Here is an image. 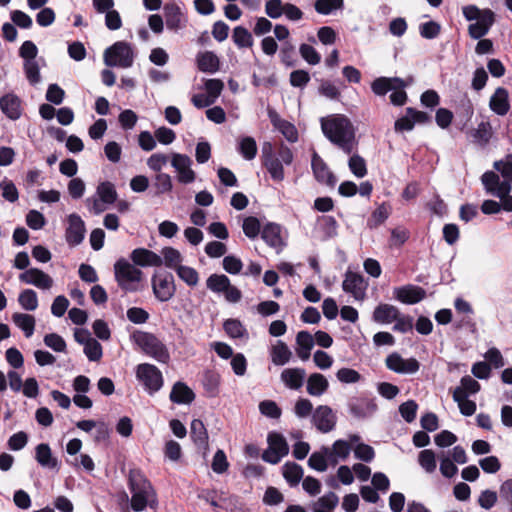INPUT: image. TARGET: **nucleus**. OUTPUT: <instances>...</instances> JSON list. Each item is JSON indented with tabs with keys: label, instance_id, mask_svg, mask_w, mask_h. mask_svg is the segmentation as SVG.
<instances>
[{
	"label": "nucleus",
	"instance_id": "obj_1",
	"mask_svg": "<svg viewBox=\"0 0 512 512\" xmlns=\"http://www.w3.org/2000/svg\"><path fill=\"white\" fill-rule=\"evenodd\" d=\"M321 129L325 137L345 154H351L356 146L355 128L351 121L341 114L321 119Z\"/></svg>",
	"mask_w": 512,
	"mask_h": 512
},
{
	"label": "nucleus",
	"instance_id": "obj_2",
	"mask_svg": "<svg viewBox=\"0 0 512 512\" xmlns=\"http://www.w3.org/2000/svg\"><path fill=\"white\" fill-rule=\"evenodd\" d=\"M128 485L133 511H143L147 506L154 508L157 505L156 493L150 481L139 469H131L128 475Z\"/></svg>",
	"mask_w": 512,
	"mask_h": 512
},
{
	"label": "nucleus",
	"instance_id": "obj_3",
	"mask_svg": "<svg viewBox=\"0 0 512 512\" xmlns=\"http://www.w3.org/2000/svg\"><path fill=\"white\" fill-rule=\"evenodd\" d=\"M494 168L501 174L503 181H500L499 175L493 171L485 172L481 181L488 193L502 197L511 192L512 156H507L505 160L495 161Z\"/></svg>",
	"mask_w": 512,
	"mask_h": 512
},
{
	"label": "nucleus",
	"instance_id": "obj_4",
	"mask_svg": "<svg viewBox=\"0 0 512 512\" xmlns=\"http://www.w3.org/2000/svg\"><path fill=\"white\" fill-rule=\"evenodd\" d=\"M114 274L119 287L126 292L137 291L143 276L140 269L124 258L115 262Z\"/></svg>",
	"mask_w": 512,
	"mask_h": 512
},
{
	"label": "nucleus",
	"instance_id": "obj_5",
	"mask_svg": "<svg viewBox=\"0 0 512 512\" xmlns=\"http://www.w3.org/2000/svg\"><path fill=\"white\" fill-rule=\"evenodd\" d=\"M135 344L148 356L158 362L167 363L170 359L168 349L155 335L138 331L132 336Z\"/></svg>",
	"mask_w": 512,
	"mask_h": 512
},
{
	"label": "nucleus",
	"instance_id": "obj_6",
	"mask_svg": "<svg viewBox=\"0 0 512 512\" xmlns=\"http://www.w3.org/2000/svg\"><path fill=\"white\" fill-rule=\"evenodd\" d=\"M103 58L108 67L129 68L134 62V52L129 43L118 41L104 51Z\"/></svg>",
	"mask_w": 512,
	"mask_h": 512
},
{
	"label": "nucleus",
	"instance_id": "obj_7",
	"mask_svg": "<svg viewBox=\"0 0 512 512\" xmlns=\"http://www.w3.org/2000/svg\"><path fill=\"white\" fill-rule=\"evenodd\" d=\"M136 377L143 384L149 394H154L163 386L161 371L152 364L142 363L136 368Z\"/></svg>",
	"mask_w": 512,
	"mask_h": 512
},
{
	"label": "nucleus",
	"instance_id": "obj_8",
	"mask_svg": "<svg viewBox=\"0 0 512 512\" xmlns=\"http://www.w3.org/2000/svg\"><path fill=\"white\" fill-rule=\"evenodd\" d=\"M171 165L177 172V180L182 184H190L195 181L196 174L192 170V159L186 154L173 153Z\"/></svg>",
	"mask_w": 512,
	"mask_h": 512
},
{
	"label": "nucleus",
	"instance_id": "obj_9",
	"mask_svg": "<svg viewBox=\"0 0 512 512\" xmlns=\"http://www.w3.org/2000/svg\"><path fill=\"white\" fill-rule=\"evenodd\" d=\"M367 287L368 283L362 275L351 271L345 273L342 288L346 293L351 294L356 301L365 299Z\"/></svg>",
	"mask_w": 512,
	"mask_h": 512
},
{
	"label": "nucleus",
	"instance_id": "obj_10",
	"mask_svg": "<svg viewBox=\"0 0 512 512\" xmlns=\"http://www.w3.org/2000/svg\"><path fill=\"white\" fill-rule=\"evenodd\" d=\"M152 289L159 301H169L176 291L173 276L171 274L154 275L152 278Z\"/></svg>",
	"mask_w": 512,
	"mask_h": 512
},
{
	"label": "nucleus",
	"instance_id": "obj_11",
	"mask_svg": "<svg viewBox=\"0 0 512 512\" xmlns=\"http://www.w3.org/2000/svg\"><path fill=\"white\" fill-rule=\"evenodd\" d=\"M385 363L389 370L398 374H414L420 368V364L415 358L404 359L396 352L388 355Z\"/></svg>",
	"mask_w": 512,
	"mask_h": 512
},
{
	"label": "nucleus",
	"instance_id": "obj_12",
	"mask_svg": "<svg viewBox=\"0 0 512 512\" xmlns=\"http://www.w3.org/2000/svg\"><path fill=\"white\" fill-rule=\"evenodd\" d=\"M68 226L66 228L65 238L69 245H79L85 237V223L81 217L75 213L68 216Z\"/></svg>",
	"mask_w": 512,
	"mask_h": 512
},
{
	"label": "nucleus",
	"instance_id": "obj_13",
	"mask_svg": "<svg viewBox=\"0 0 512 512\" xmlns=\"http://www.w3.org/2000/svg\"><path fill=\"white\" fill-rule=\"evenodd\" d=\"M394 298L404 304H416L426 297V291L416 285H404L393 289Z\"/></svg>",
	"mask_w": 512,
	"mask_h": 512
},
{
	"label": "nucleus",
	"instance_id": "obj_14",
	"mask_svg": "<svg viewBox=\"0 0 512 512\" xmlns=\"http://www.w3.org/2000/svg\"><path fill=\"white\" fill-rule=\"evenodd\" d=\"M19 280L25 284L34 285L43 290L53 286V279L38 268H30L19 275Z\"/></svg>",
	"mask_w": 512,
	"mask_h": 512
},
{
	"label": "nucleus",
	"instance_id": "obj_15",
	"mask_svg": "<svg viewBox=\"0 0 512 512\" xmlns=\"http://www.w3.org/2000/svg\"><path fill=\"white\" fill-rule=\"evenodd\" d=\"M312 421L318 430L329 432L336 424V416L329 406L321 405L314 410Z\"/></svg>",
	"mask_w": 512,
	"mask_h": 512
},
{
	"label": "nucleus",
	"instance_id": "obj_16",
	"mask_svg": "<svg viewBox=\"0 0 512 512\" xmlns=\"http://www.w3.org/2000/svg\"><path fill=\"white\" fill-rule=\"evenodd\" d=\"M351 450H321L314 452L308 460V464L312 469L323 472L328 468V461L333 457L335 452L337 456L345 459Z\"/></svg>",
	"mask_w": 512,
	"mask_h": 512
},
{
	"label": "nucleus",
	"instance_id": "obj_17",
	"mask_svg": "<svg viewBox=\"0 0 512 512\" xmlns=\"http://www.w3.org/2000/svg\"><path fill=\"white\" fill-rule=\"evenodd\" d=\"M348 408L354 418L366 419L377 411V404L368 398H357L349 402Z\"/></svg>",
	"mask_w": 512,
	"mask_h": 512
},
{
	"label": "nucleus",
	"instance_id": "obj_18",
	"mask_svg": "<svg viewBox=\"0 0 512 512\" xmlns=\"http://www.w3.org/2000/svg\"><path fill=\"white\" fill-rule=\"evenodd\" d=\"M311 166L313 170L314 177L319 183L334 186L336 183V178L333 173L330 171L327 164L324 160L314 152L312 155Z\"/></svg>",
	"mask_w": 512,
	"mask_h": 512
},
{
	"label": "nucleus",
	"instance_id": "obj_19",
	"mask_svg": "<svg viewBox=\"0 0 512 512\" xmlns=\"http://www.w3.org/2000/svg\"><path fill=\"white\" fill-rule=\"evenodd\" d=\"M130 258L135 266L141 267H158L163 263L161 256L146 248L134 249Z\"/></svg>",
	"mask_w": 512,
	"mask_h": 512
},
{
	"label": "nucleus",
	"instance_id": "obj_20",
	"mask_svg": "<svg viewBox=\"0 0 512 512\" xmlns=\"http://www.w3.org/2000/svg\"><path fill=\"white\" fill-rule=\"evenodd\" d=\"M264 166L268 170L272 179L275 181H282L284 179L283 163L280 159L272 154V146L267 143L263 147Z\"/></svg>",
	"mask_w": 512,
	"mask_h": 512
},
{
	"label": "nucleus",
	"instance_id": "obj_21",
	"mask_svg": "<svg viewBox=\"0 0 512 512\" xmlns=\"http://www.w3.org/2000/svg\"><path fill=\"white\" fill-rule=\"evenodd\" d=\"M0 109L11 120H17L22 115V101L14 93L0 97Z\"/></svg>",
	"mask_w": 512,
	"mask_h": 512
},
{
	"label": "nucleus",
	"instance_id": "obj_22",
	"mask_svg": "<svg viewBox=\"0 0 512 512\" xmlns=\"http://www.w3.org/2000/svg\"><path fill=\"white\" fill-rule=\"evenodd\" d=\"M407 83L399 77H379L371 84L372 91L378 96H384L387 92L404 89Z\"/></svg>",
	"mask_w": 512,
	"mask_h": 512
},
{
	"label": "nucleus",
	"instance_id": "obj_23",
	"mask_svg": "<svg viewBox=\"0 0 512 512\" xmlns=\"http://www.w3.org/2000/svg\"><path fill=\"white\" fill-rule=\"evenodd\" d=\"M306 377L303 368H286L281 372L280 378L284 385L291 390L300 389Z\"/></svg>",
	"mask_w": 512,
	"mask_h": 512
},
{
	"label": "nucleus",
	"instance_id": "obj_24",
	"mask_svg": "<svg viewBox=\"0 0 512 512\" xmlns=\"http://www.w3.org/2000/svg\"><path fill=\"white\" fill-rule=\"evenodd\" d=\"M261 237L267 245L276 249L278 252L282 250L284 242L281 237L280 225L275 223L266 224L262 229Z\"/></svg>",
	"mask_w": 512,
	"mask_h": 512
},
{
	"label": "nucleus",
	"instance_id": "obj_25",
	"mask_svg": "<svg viewBox=\"0 0 512 512\" xmlns=\"http://www.w3.org/2000/svg\"><path fill=\"white\" fill-rule=\"evenodd\" d=\"M271 362L276 366H284L290 362L293 354L287 344L281 340L276 341L269 350Z\"/></svg>",
	"mask_w": 512,
	"mask_h": 512
},
{
	"label": "nucleus",
	"instance_id": "obj_26",
	"mask_svg": "<svg viewBox=\"0 0 512 512\" xmlns=\"http://www.w3.org/2000/svg\"><path fill=\"white\" fill-rule=\"evenodd\" d=\"M164 16L166 26L170 30L178 31L182 29L186 24V19L184 18L180 8L177 5H166L164 7Z\"/></svg>",
	"mask_w": 512,
	"mask_h": 512
},
{
	"label": "nucleus",
	"instance_id": "obj_27",
	"mask_svg": "<svg viewBox=\"0 0 512 512\" xmlns=\"http://www.w3.org/2000/svg\"><path fill=\"white\" fill-rule=\"evenodd\" d=\"M489 106L498 115H505L509 111L508 92L505 88L498 87L490 98Z\"/></svg>",
	"mask_w": 512,
	"mask_h": 512
},
{
	"label": "nucleus",
	"instance_id": "obj_28",
	"mask_svg": "<svg viewBox=\"0 0 512 512\" xmlns=\"http://www.w3.org/2000/svg\"><path fill=\"white\" fill-rule=\"evenodd\" d=\"M194 398V392L183 382H176L170 392V400L176 404H190Z\"/></svg>",
	"mask_w": 512,
	"mask_h": 512
},
{
	"label": "nucleus",
	"instance_id": "obj_29",
	"mask_svg": "<svg viewBox=\"0 0 512 512\" xmlns=\"http://www.w3.org/2000/svg\"><path fill=\"white\" fill-rule=\"evenodd\" d=\"M399 309L390 304H379L373 312V320L377 323L389 324L398 318Z\"/></svg>",
	"mask_w": 512,
	"mask_h": 512
},
{
	"label": "nucleus",
	"instance_id": "obj_30",
	"mask_svg": "<svg viewBox=\"0 0 512 512\" xmlns=\"http://www.w3.org/2000/svg\"><path fill=\"white\" fill-rule=\"evenodd\" d=\"M329 387L326 377L320 373H313L307 379V393L311 396L323 395Z\"/></svg>",
	"mask_w": 512,
	"mask_h": 512
},
{
	"label": "nucleus",
	"instance_id": "obj_31",
	"mask_svg": "<svg viewBox=\"0 0 512 512\" xmlns=\"http://www.w3.org/2000/svg\"><path fill=\"white\" fill-rule=\"evenodd\" d=\"M296 344H297V355L298 357L306 361L309 359L311 350L314 346V339L312 335L307 331H300L296 336Z\"/></svg>",
	"mask_w": 512,
	"mask_h": 512
},
{
	"label": "nucleus",
	"instance_id": "obj_32",
	"mask_svg": "<svg viewBox=\"0 0 512 512\" xmlns=\"http://www.w3.org/2000/svg\"><path fill=\"white\" fill-rule=\"evenodd\" d=\"M198 68L202 72L215 73L219 70V58L212 51L199 53L197 56Z\"/></svg>",
	"mask_w": 512,
	"mask_h": 512
},
{
	"label": "nucleus",
	"instance_id": "obj_33",
	"mask_svg": "<svg viewBox=\"0 0 512 512\" xmlns=\"http://www.w3.org/2000/svg\"><path fill=\"white\" fill-rule=\"evenodd\" d=\"M14 324L23 331L25 337L30 338L35 329V318L30 314L14 313L12 315Z\"/></svg>",
	"mask_w": 512,
	"mask_h": 512
},
{
	"label": "nucleus",
	"instance_id": "obj_34",
	"mask_svg": "<svg viewBox=\"0 0 512 512\" xmlns=\"http://www.w3.org/2000/svg\"><path fill=\"white\" fill-rule=\"evenodd\" d=\"M453 400L458 404L460 412L464 416H471L476 411V403L472 400H469L468 397L464 396L462 390L454 389L453 391Z\"/></svg>",
	"mask_w": 512,
	"mask_h": 512
},
{
	"label": "nucleus",
	"instance_id": "obj_35",
	"mask_svg": "<svg viewBox=\"0 0 512 512\" xmlns=\"http://www.w3.org/2000/svg\"><path fill=\"white\" fill-rule=\"evenodd\" d=\"M232 40L240 49L250 48L254 43L252 34L243 26H236L233 29Z\"/></svg>",
	"mask_w": 512,
	"mask_h": 512
},
{
	"label": "nucleus",
	"instance_id": "obj_36",
	"mask_svg": "<svg viewBox=\"0 0 512 512\" xmlns=\"http://www.w3.org/2000/svg\"><path fill=\"white\" fill-rule=\"evenodd\" d=\"M97 195L104 204H113L118 197L114 184L109 181L102 182L98 185Z\"/></svg>",
	"mask_w": 512,
	"mask_h": 512
},
{
	"label": "nucleus",
	"instance_id": "obj_37",
	"mask_svg": "<svg viewBox=\"0 0 512 512\" xmlns=\"http://www.w3.org/2000/svg\"><path fill=\"white\" fill-rule=\"evenodd\" d=\"M230 285L229 278L224 274H212L206 280V286L214 293H224Z\"/></svg>",
	"mask_w": 512,
	"mask_h": 512
},
{
	"label": "nucleus",
	"instance_id": "obj_38",
	"mask_svg": "<svg viewBox=\"0 0 512 512\" xmlns=\"http://www.w3.org/2000/svg\"><path fill=\"white\" fill-rule=\"evenodd\" d=\"M283 476L291 485H297L303 477V469L296 463H286L283 467Z\"/></svg>",
	"mask_w": 512,
	"mask_h": 512
},
{
	"label": "nucleus",
	"instance_id": "obj_39",
	"mask_svg": "<svg viewBox=\"0 0 512 512\" xmlns=\"http://www.w3.org/2000/svg\"><path fill=\"white\" fill-rule=\"evenodd\" d=\"M191 437L194 443L198 446L207 444L208 435L206 428L201 420L194 419L191 422Z\"/></svg>",
	"mask_w": 512,
	"mask_h": 512
},
{
	"label": "nucleus",
	"instance_id": "obj_40",
	"mask_svg": "<svg viewBox=\"0 0 512 512\" xmlns=\"http://www.w3.org/2000/svg\"><path fill=\"white\" fill-rule=\"evenodd\" d=\"M18 302L20 306L27 311H34L38 307V297L36 292L32 289L23 290L19 294Z\"/></svg>",
	"mask_w": 512,
	"mask_h": 512
},
{
	"label": "nucleus",
	"instance_id": "obj_41",
	"mask_svg": "<svg viewBox=\"0 0 512 512\" xmlns=\"http://www.w3.org/2000/svg\"><path fill=\"white\" fill-rule=\"evenodd\" d=\"M438 458L440 459V472L444 477L452 478L457 474L458 468L450 457V450L447 451V454L442 451Z\"/></svg>",
	"mask_w": 512,
	"mask_h": 512
},
{
	"label": "nucleus",
	"instance_id": "obj_42",
	"mask_svg": "<svg viewBox=\"0 0 512 512\" xmlns=\"http://www.w3.org/2000/svg\"><path fill=\"white\" fill-rule=\"evenodd\" d=\"M331 448H372L371 446L362 442L358 434H350L346 438L339 439L334 442Z\"/></svg>",
	"mask_w": 512,
	"mask_h": 512
},
{
	"label": "nucleus",
	"instance_id": "obj_43",
	"mask_svg": "<svg viewBox=\"0 0 512 512\" xmlns=\"http://www.w3.org/2000/svg\"><path fill=\"white\" fill-rule=\"evenodd\" d=\"M163 262L168 268L177 269L183 260L181 253L173 247H165L162 250Z\"/></svg>",
	"mask_w": 512,
	"mask_h": 512
},
{
	"label": "nucleus",
	"instance_id": "obj_44",
	"mask_svg": "<svg viewBox=\"0 0 512 512\" xmlns=\"http://www.w3.org/2000/svg\"><path fill=\"white\" fill-rule=\"evenodd\" d=\"M238 150L246 160H252L257 154L256 141L249 136L243 137L239 142Z\"/></svg>",
	"mask_w": 512,
	"mask_h": 512
},
{
	"label": "nucleus",
	"instance_id": "obj_45",
	"mask_svg": "<svg viewBox=\"0 0 512 512\" xmlns=\"http://www.w3.org/2000/svg\"><path fill=\"white\" fill-rule=\"evenodd\" d=\"M178 277L184 281L188 286L194 287L199 282L198 272L189 266L181 265L175 270Z\"/></svg>",
	"mask_w": 512,
	"mask_h": 512
},
{
	"label": "nucleus",
	"instance_id": "obj_46",
	"mask_svg": "<svg viewBox=\"0 0 512 512\" xmlns=\"http://www.w3.org/2000/svg\"><path fill=\"white\" fill-rule=\"evenodd\" d=\"M317 222L326 238H333L337 235L338 223L332 216H321Z\"/></svg>",
	"mask_w": 512,
	"mask_h": 512
},
{
	"label": "nucleus",
	"instance_id": "obj_47",
	"mask_svg": "<svg viewBox=\"0 0 512 512\" xmlns=\"http://www.w3.org/2000/svg\"><path fill=\"white\" fill-rule=\"evenodd\" d=\"M343 4V0H316L314 8L319 14L329 15L334 10L341 9Z\"/></svg>",
	"mask_w": 512,
	"mask_h": 512
},
{
	"label": "nucleus",
	"instance_id": "obj_48",
	"mask_svg": "<svg viewBox=\"0 0 512 512\" xmlns=\"http://www.w3.org/2000/svg\"><path fill=\"white\" fill-rule=\"evenodd\" d=\"M418 462L427 473H433L436 470V455L433 450H421Z\"/></svg>",
	"mask_w": 512,
	"mask_h": 512
},
{
	"label": "nucleus",
	"instance_id": "obj_49",
	"mask_svg": "<svg viewBox=\"0 0 512 512\" xmlns=\"http://www.w3.org/2000/svg\"><path fill=\"white\" fill-rule=\"evenodd\" d=\"M390 215V207L385 203L381 204L371 215L367 222L370 228H374L382 224Z\"/></svg>",
	"mask_w": 512,
	"mask_h": 512
},
{
	"label": "nucleus",
	"instance_id": "obj_50",
	"mask_svg": "<svg viewBox=\"0 0 512 512\" xmlns=\"http://www.w3.org/2000/svg\"><path fill=\"white\" fill-rule=\"evenodd\" d=\"M36 460L44 468L58 470V460L51 450H36Z\"/></svg>",
	"mask_w": 512,
	"mask_h": 512
},
{
	"label": "nucleus",
	"instance_id": "obj_51",
	"mask_svg": "<svg viewBox=\"0 0 512 512\" xmlns=\"http://www.w3.org/2000/svg\"><path fill=\"white\" fill-rule=\"evenodd\" d=\"M301 57L310 65H317L321 61L320 54L309 44H301L299 47Z\"/></svg>",
	"mask_w": 512,
	"mask_h": 512
},
{
	"label": "nucleus",
	"instance_id": "obj_52",
	"mask_svg": "<svg viewBox=\"0 0 512 512\" xmlns=\"http://www.w3.org/2000/svg\"><path fill=\"white\" fill-rule=\"evenodd\" d=\"M154 187L157 194L170 192L173 188L171 176L167 173H158L154 179Z\"/></svg>",
	"mask_w": 512,
	"mask_h": 512
},
{
	"label": "nucleus",
	"instance_id": "obj_53",
	"mask_svg": "<svg viewBox=\"0 0 512 512\" xmlns=\"http://www.w3.org/2000/svg\"><path fill=\"white\" fill-rule=\"evenodd\" d=\"M348 166L351 172L358 178H363L367 174L365 160L357 154L350 157Z\"/></svg>",
	"mask_w": 512,
	"mask_h": 512
},
{
	"label": "nucleus",
	"instance_id": "obj_54",
	"mask_svg": "<svg viewBox=\"0 0 512 512\" xmlns=\"http://www.w3.org/2000/svg\"><path fill=\"white\" fill-rule=\"evenodd\" d=\"M242 228L248 238L254 239L260 233L261 224L256 217L250 216L244 219Z\"/></svg>",
	"mask_w": 512,
	"mask_h": 512
},
{
	"label": "nucleus",
	"instance_id": "obj_55",
	"mask_svg": "<svg viewBox=\"0 0 512 512\" xmlns=\"http://www.w3.org/2000/svg\"><path fill=\"white\" fill-rule=\"evenodd\" d=\"M225 332L232 338H241L245 335L246 329L239 320L228 319L224 323Z\"/></svg>",
	"mask_w": 512,
	"mask_h": 512
},
{
	"label": "nucleus",
	"instance_id": "obj_56",
	"mask_svg": "<svg viewBox=\"0 0 512 512\" xmlns=\"http://www.w3.org/2000/svg\"><path fill=\"white\" fill-rule=\"evenodd\" d=\"M417 409L418 405L414 400H408L399 406V412L402 418L408 423L415 420Z\"/></svg>",
	"mask_w": 512,
	"mask_h": 512
},
{
	"label": "nucleus",
	"instance_id": "obj_57",
	"mask_svg": "<svg viewBox=\"0 0 512 512\" xmlns=\"http://www.w3.org/2000/svg\"><path fill=\"white\" fill-rule=\"evenodd\" d=\"M43 340L45 345L55 352H65L66 350L65 340L56 333L46 334Z\"/></svg>",
	"mask_w": 512,
	"mask_h": 512
},
{
	"label": "nucleus",
	"instance_id": "obj_58",
	"mask_svg": "<svg viewBox=\"0 0 512 512\" xmlns=\"http://www.w3.org/2000/svg\"><path fill=\"white\" fill-rule=\"evenodd\" d=\"M336 378L344 384H354L361 380V375L354 369L341 368L336 373Z\"/></svg>",
	"mask_w": 512,
	"mask_h": 512
},
{
	"label": "nucleus",
	"instance_id": "obj_59",
	"mask_svg": "<svg viewBox=\"0 0 512 512\" xmlns=\"http://www.w3.org/2000/svg\"><path fill=\"white\" fill-rule=\"evenodd\" d=\"M441 30V26L435 21H428L420 24L419 33L425 39L436 38Z\"/></svg>",
	"mask_w": 512,
	"mask_h": 512
},
{
	"label": "nucleus",
	"instance_id": "obj_60",
	"mask_svg": "<svg viewBox=\"0 0 512 512\" xmlns=\"http://www.w3.org/2000/svg\"><path fill=\"white\" fill-rule=\"evenodd\" d=\"M84 353L90 361H99L103 354L102 346L96 339H92L84 345Z\"/></svg>",
	"mask_w": 512,
	"mask_h": 512
},
{
	"label": "nucleus",
	"instance_id": "obj_61",
	"mask_svg": "<svg viewBox=\"0 0 512 512\" xmlns=\"http://www.w3.org/2000/svg\"><path fill=\"white\" fill-rule=\"evenodd\" d=\"M24 71L26 78L30 82V84L35 85L40 82V71L39 66L35 60L25 61L24 62Z\"/></svg>",
	"mask_w": 512,
	"mask_h": 512
},
{
	"label": "nucleus",
	"instance_id": "obj_62",
	"mask_svg": "<svg viewBox=\"0 0 512 512\" xmlns=\"http://www.w3.org/2000/svg\"><path fill=\"white\" fill-rule=\"evenodd\" d=\"M229 462L223 450H217L211 464L212 470L217 474L227 471Z\"/></svg>",
	"mask_w": 512,
	"mask_h": 512
},
{
	"label": "nucleus",
	"instance_id": "obj_63",
	"mask_svg": "<svg viewBox=\"0 0 512 512\" xmlns=\"http://www.w3.org/2000/svg\"><path fill=\"white\" fill-rule=\"evenodd\" d=\"M492 136V128L488 122H481L474 133L475 140L481 144L486 145Z\"/></svg>",
	"mask_w": 512,
	"mask_h": 512
},
{
	"label": "nucleus",
	"instance_id": "obj_64",
	"mask_svg": "<svg viewBox=\"0 0 512 512\" xmlns=\"http://www.w3.org/2000/svg\"><path fill=\"white\" fill-rule=\"evenodd\" d=\"M65 97V91L58 84H50L46 91V100L55 105H60Z\"/></svg>",
	"mask_w": 512,
	"mask_h": 512
}]
</instances>
